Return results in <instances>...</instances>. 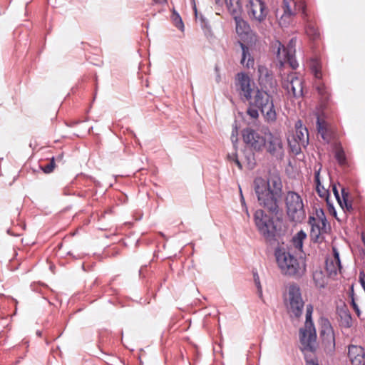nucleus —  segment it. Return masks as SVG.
I'll return each mask as SVG.
<instances>
[{
  "mask_svg": "<svg viewBox=\"0 0 365 365\" xmlns=\"http://www.w3.org/2000/svg\"><path fill=\"white\" fill-rule=\"evenodd\" d=\"M253 187L260 206L272 213H277L282 196V182L278 173H270L267 179L257 177Z\"/></svg>",
  "mask_w": 365,
  "mask_h": 365,
  "instance_id": "1",
  "label": "nucleus"
},
{
  "mask_svg": "<svg viewBox=\"0 0 365 365\" xmlns=\"http://www.w3.org/2000/svg\"><path fill=\"white\" fill-rule=\"evenodd\" d=\"M275 257L282 274L299 277L305 273L304 261L294 255L293 248L282 246L276 249Z\"/></svg>",
  "mask_w": 365,
  "mask_h": 365,
  "instance_id": "2",
  "label": "nucleus"
},
{
  "mask_svg": "<svg viewBox=\"0 0 365 365\" xmlns=\"http://www.w3.org/2000/svg\"><path fill=\"white\" fill-rule=\"evenodd\" d=\"M255 226L264 240L269 242L277 240V237L281 235L282 222L259 209L255 211L254 215Z\"/></svg>",
  "mask_w": 365,
  "mask_h": 365,
  "instance_id": "3",
  "label": "nucleus"
},
{
  "mask_svg": "<svg viewBox=\"0 0 365 365\" xmlns=\"http://www.w3.org/2000/svg\"><path fill=\"white\" fill-rule=\"evenodd\" d=\"M313 306L307 304L306 307V321L304 327L299 330V339L301 349L304 352L305 357H307L306 352H314L317 339L316 329L312 319Z\"/></svg>",
  "mask_w": 365,
  "mask_h": 365,
  "instance_id": "4",
  "label": "nucleus"
},
{
  "mask_svg": "<svg viewBox=\"0 0 365 365\" xmlns=\"http://www.w3.org/2000/svg\"><path fill=\"white\" fill-rule=\"evenodd\" d=\"M274 92L257 88L254 97H252L251 100L248 101L251 106H255L260 110L268 122H274L277 118L272 96L270 95L271 93Z\"/></svg>",
  "mask_w": 365,
  "mask_h": 365,
  "instance_id": "5",
  "label": "nucleus"
},
{
  "mask_svg": "<svg viewBox=\"0 0 365 365\" xmlns=\"http://www.w3.org/2000/svg\"><path fill=\"white\" fill-rule=\"evenodd\" d=\"M284 200L290 220L295 223L302 222L306 217V213L301 196L295 192L289 191Z\"/></svg>",
  "mask_w": 365,
  "mask_h": 365,
  "instance_id": "6",
  "label": "nucleus"
},
{
  "mask_svg": "<svg viewBox=\"0 0 365 365\" xmlns=\"http://www.w3.org/2000/svg\"><path fill=\"white\" fill-rule=\"evenodd\" d=\"M282 9L283 13L278 18L279 24L282 27H287L298 11H302L304 19L307 16L305 4L302 1L283 0Z\"/></svg>",
  "mask_w": 365,
  "mask_h": 365,
  "instance_id": "7",
  "label": "nucleus"
},
{
  "mask_svg": "<svg viewBox=\"0 0 365 365\" xmlns=\"http://www.w3.org/2000/svg\"><path fill=\"white\" fill-rule=\"evenodd\" d=\"M296 39L292 38L285 47L280 41H276L272 44L274 51L276 53L278 60L282 64L287 63L293 69L298 66L295 58Z\"/></svg>",
  "mask_w": 365,
  "mask_h": 365,
  "instance_id": "8",
  "label": "nucleus"
},
{
  "mask_svg": "<svg viewBox=\"0 0 365 365\" xmlns=\"http://www.w3.org/2000/svg\"><path fill=\"white\" fill-rule=\"evenodd\" d=\"M267 153L277 160L284 156V145L282 135L277 133H265L264 148Z\"/></svg>",
  "mask_w": 365,
  "mask_h": 365,
  "instance_id": "9",
  "label": "nucleus"
},
{
  "mask_svg": "<svg viewBox=\"0 0 365 365\" xmlns=\"http://www.w3.org/2000/svg\"><path fill=\"white\" fill-rule=\"evenodd\" d=\"M287 301V309L291 317L299 318L302 314L304 302L300 289L296 284L289 287Z\"/></svg>",
  "mask_w": 365,
  "mask_h": 365,
  "instance_id": "10",
  "label": "nucleus"
},
{
  "mask_svg": "<svg viewBox=\"0 0 365 365\" xmlns=\"http://www.w3.org/2000/svg\"><path fill=\"white\" fill-rule=\"evenodd\" d=\"M309 224L311 227L310 236L315 242H321L323 240V235L327 233L329 230V225L327 224V219L322 210L320 214L317 212V217H309Z\"/></svg>",
  "mask_w": 365,
  "mask_h": 365,
  "instance_id": "11",
  "label": "nucleus"
},
{
  "mask_svg": "<svg viewBox=\"0 0 365 365\" xmlns=\"http://www.w3.org/2000/svg\"><path fill=\"white\" fill-rule=\"evenodd\" d=\"M295 134L294 135V143L288 140L292 152L297 155L301 152V147L306 148L309 143V133L306 127H304L302 122L299 120L295 123Z\"/></svg>",
  "mask_w": 365,
  "mask_h": 365,
  "instance_id": "12",
  "label": "nucleus"
},
{
  "mask_svg": "<svg viewBox=\"0 0 365 365\" xmlns=\"http://www.w3.org/2000/svg\"><path fill=\"white\" fill-rule=\"evenodd\" d=\"M320 336L324 344L326 351L333 353L335 350V335L330 322L322 318L320 321Z\"/></svg>",
  "mask_w": 365,
  "mask_h": 365,
  "instance_id": "13",
  "label": "nucleus"
},
{
  "mask_svg": "<svg viewBox=\"0 0 365 365\" xmlns=\"http://www.w3.org/2000/svg\"><path fill=\"white\" fill-rule=\"evenodd\" d=\"M302 79L296 76V73H290L282 82L283 88L290 96L295 98L302 97L303 95Z\"/></svg>",
  "mask_w": 365,
  "mask_h": 365,
  "instance_id": "14",
  "label": "nucleus"
},
{
  "mask_svg": "<svg viewBox=\"0 0 365 365\" xmlns=\"http://www.w3.org/2000/svg\"><path fill=\"white\" fill-rule=\"evenodd\" d=\"M245 143L257 151H262L264 145L265 135L262 136L257 131L252 128H246L242 131Z\"/></svg>",
  "mask_w": 365,
  "mask_h": 365,
  "instance_id": "15",
  "label": "nucleus"
},
{
  "mask_svg": "<svg viewBox=\"0 0 365 365\" xmlns=\"http://www.w3.org/2000/svg\"><path fill=\"white\" fill-rule=\"evenodd\" d=\"M236 86L243 101L251 100L253 88L251 78L245 73H237L236 76Z\"/></svg>",
  "mask_w": 365,
  "mask_h": 365,
  "instance_id": "16",
  "label": "nucleus"
},
{
  "mask_svg": "<svg viewBox=\"0 0 365 365\" xmlns=\"http://www.w3.org/2000/svg\"><path fill=\"white\" fill-rule=\"evenodd\" d=\"M258 81L262 89L269 91H275L277 88V81L269 69L264 66H258Z\"/></svg>",
  "mask_w": 365,
  "mask_h": 365,
  "instance_id": "17",
  "label": "nucleus"
},
{
  "mask_svg": "<svg viewBox=\"0 0 365 365\" xmlns=\"http://www.w3.org/2000/svg\"><path fill=\"white\" fill-rule=\"evenodd\" d=\"M248 14L258 22L263 21L267 15V10L262 0H249Z\"/></svg>",
  "mask_w": 365,
  "mask_h": 365,
  "instance_id": "18",
  "label": "nucleus"
},
{
  "mask_svg": "<svg viewBox=\"0 0 365 365\" xmlns=\"http://www.w3.org/2000/svg\"><path fill=\"white\" fill-rule=\"evenodd\" d=\"M348 357L351 365H365V350L360 346L350 345Z\"/></svg>",
  "mask_w": 365,
  "mask_h": 365,
  "instance_id": "19",
  "label": "nucleus"
},
{
  "mask_svg": "<svg viewBox=\"0 0 365 365\" xmlns=\"http://www.w3.org/2000/svg\"><path fill=\"white\" fill-rule=\"evenodd\" d=\"M332 190L337 202L342 209H346L348 211L353 210L352 204L349 200V194L344 187H342L341 190V197L339 195L336 185L332 186Z\"/></svg>",
  "mask_w": 365,
  "mask_h": 365,
  "instance_id": "20",
  "label": "nucleus"
},
{
  "mask_svg": "<svg viewBox=\"0 0 365 365\" xmlns=\"http://www.w3.org/2000/svg\"><path fill=\"white\" fill-rule=\"evenodd\" d=\"M333 258L327 259L326 262V267L329 274L336 275L338 272L341 271V265L339 259V253L336 247H333Z\"/></svg>",
  "mask_w": 365,
  "mask_h": 365,
  "instance_id": "21",
  "label": "nucleus"
},
{
  "mask_svg": "<svg viewBox=\"0 0 365 365\" xmlns=\"http://www.w3.org/2000/svg\"><path fill=\"white\" fill-rule=\"evenodd\" d=\"M317 128L318 134L322 137L324 142L329 143L331 140L332 133L328 128V124L322 120L319 115L317 116Z\"/></svg>",
  "mask_w": 365,
  "mask_h": 365,
  "instance_id": "22",
  "label": "nucleus"
},
{
  "mask_svg": "<svg viewBox=\"0 0 365 365\" xmlns=\"http://www.w3.org/2000/svg\"><path fill=\"white\" fill-rule=\"evenodd\" d=\"M337 314L339 317V323L341 327L350 328L352 326V318L351 314L345 305L337 308Z\"/></svg>",
  "mask_w": 365,
  "mask_h": 365,
  "instance_id": "23",
  "label": "nucleus"
},
{
  "mask_svg": "<svg viewBox=\"0 0 365 365\" xmlns=\"http://www.w3.org/2000/svg\"><path fill=\"white\" fill-rule=\"evenodd\" d=\"M320 170L321 168H319L317 170L315 171L314 174V181L316 183V190L318 193L319 196L326 200L327 202L329 204V192L327 189H326L321 183L320 181Z\"/></svg>",
  "mask_w": 365,
  "mask_h": 365,
  "instance_id": "24",
  "label": "nucleus"
},
{
  "mask_svg": "<svg viewBox=\"0 0 365 365\" xmlns=\"http://www.w3.org/2000/svg\"><path fill=\"white\" fill-rule=\"evenodd\" d=\"M240 46L242 51L241 63L247 68L253 67L254 59L250 53L249 48L242 43H240Z\"/></svg>",
  "mask_w": 365,
  "mask_h": 365,
  "instance_id": "25",
  "label": "nucleus"
},
{
  "mask_svg": "<svg viewBox=\"0 0 365 365\" xmlns=\"http://www.w3.org/2000/svg\"><path fill=\"white\" fill-rule=\"evenodd\" d=\"M236 23V31L240 36L247 34L250 31V26L240 16L235 17Z\"/></svg>",
  "mask_w": 365,
  "mask_h": 365,
  "instance_id": "26",
  "label": "nucleus"
},
{
  "mask_svg": "<svg viewBox=\"0 0 365 365\" xmlns=\"http://www.w3.org/2000/svg\"><path fill=\"white\" fill-rule=\"evenodd\" d=\"M230 13L238 14L242 10L241 0H225Z\"/></svg>",
  "mask_w": 365,
  "mask_h": 365,
  "instance_id": "27",
  "label": "nucleus"
},
{
  "mask_svg": "<svg viewBox=\"0 0 365 365\" xmlns=\"http://www.w3.org/2000/svg\"><path fill=\"white\" fill-rule=\"evenodd\" d=\"M313 280L317 287L323 288L325 287L326 277L322 271H315L313 273Z\"/></svg>",
  "mask_w": 365,
  "mask_h": 365,
  "instance_id": "28",
  "label": "nucleus"
},
{
  "mask_svg": "<svg viewBox=\"0 0 365 365\" xmlns=\"http://www.w3.org/2000/svg\"><path fill=\"white\" fill-rule=\"evenodd\" d=\"M306 34L312 39L316 40L319 37L318 29L312 23H307L306 26Z\"/></svg>",
  "mask_w": 365,
  "mask_h": 365,
  "instance_id": "29",
  "label": "nucleus"
},
{
  "mask_svg": "<svg viewBox=\"0 0 365 365\" xmlns=\"http://www.w3.org/2000/svg\"><path fill=\"white\" fill-rule=\"evenodd\" d=\"M316 89L319 95L321 96L322 101H326L329 99V91L323 83L320 81L316 83Z\"/></svg>",
  "mask_w": 365,
  "mask_h": 365,
  "instance_id": "30",
  "label": "nucleus"
},
{
  "mask_svg": "<svg viewBox=\"0 0 365 365\" xmlns=\"http://www.w3.org/2000/svg\"><path fill=\"white\" fill-rule=\"evenodd\" d=\"M306 234L303 231L299 232L292 240V244L297 250H301L303 245V240L306 238Z\"/></svg>",
  "mask_w": 365,
  "mask_h": 365,
  "instance_id": "31",
  "label": "nucleus"
},
{
  "mask_svg": "<svg viewBox=\"0 0 365 365\" xmlns=\"http://www.w3.org/2000/svg\"><path fill=\"white\" fill-rule=\"evenodd\" d=\"M312 71L316 78L320 80L322 78V74L321 72V66L319 63L317 61H314L311 65Z\"/></svg>",
  "mask_w": 365,
  "mask_h": 365,
  "instance_id": "32",
  "label": "nucleus"
},
{
  "mask_svg": "<svg viewBox=\"0 0 365 365\" xmlns=\"http://www.w3.org/2000/svg\"><path fill=\"white\" fill-rule=\"evenodd\" d=\"M173 21L175 24V26L178 28L180 30L183 31L184 30V24L182 21L181 17L180 15L176 13L175 11L173 12L172 16Z\"/></svg>",
  "mask_w": 365,
  "mask_h": 365,
  "instance_id": "33",
  "label": "nucleus"
},
{
  "mask_svg": "<svg viewBox=\"0 0 365 365\" xmlns=\"http://www.w3.org/2000/svg\"><path fill=\"white\" fill-rule=\"evenodd\" d=\"M247 113L253 119H256L259 117L258 108L255 106H251L250 105L247 110Z\"/></svg>",
  "mask_w": 365,
  "mask_h": 365,
  "instance_id": "34",
  "label": "nucleus"
},
{
  "mask_svg": "<svg viewBox=\"0 0 365 365\" xmlns=\"http://www.w3.org/2000/svg\"><path fill=\"white\" fill-rule=\"evenodd\" d=\"M335 158L339 164L342 165L345 163V155L341 149H338L336 151Z\"/></svg>",
  "mask_w": 365,
  "mask_h": 365,
  "instance_id": "35",
  "label": "nucleus"
},
{
  "mask_svg": "<svg viewBox=\"0 0 365 365\" xmlns=\"http://www.w3.org/2000/svg\"><path fill=\"white\" fill-rule=\"evenodd\" d=\"M351 305L353 307V309H354V311L356 312L357 315L359 316L360 315V310H359V308L358 305L356 304V303L355 302V299H354V287H353V286H351Z\"/></svg>",
  "mask_w": 365,
  "mask_h": 365,
  "instance_id": "36",
  "label": "nucleus"
},
{
  "mask_svg": "<svg viewBox=\"0 0 365 365\" xmlns=\"http://www.w3.org/2000/svg\"><path fill=\"white\" fill-rule=\"evenodd\" d=\"M54 166V158H53L51 162L43 168V170L46 173H50L53 170Z\"/></svg>",
  "mask_w": 365,
  "mask_h": 365,
  "instance_id": "37",
  "label": "nucleus"
},
{
  "mask_svg": "<svg viewBox=\"0 0 365 365\" xmlns=\"http://www.w3.org/2000/svg\"><path fill=\"white\" fill-rule=\"evenodd\" d=\"M254 280H255V283L257 290H258L259 296L261 298L262 297V286H261V284L259 282V278L257 274L254 275Z\"/></svg>",
  "mask_w": 365,
  "mask_h": 365,
  "instance_id": "38",
  "label": "nucleus"
},
{
  "mask_svg": "<svg viewBox=\"0 0 365 365\" xmlns=\"http://www.w3.org/2000/svg\"><path fill=\"white\" fill-rule=\"evenodd\" d=\"M240 195H241V203H242V205L245 212L249 216L248 209H247V207L246 206L245 201V199H244V197H243V195L242 194V191L241 190H240Z\"/></svg>",
  "mask_w": 365,
  "mask_h": 365,
  "instance_id": "39",
  "label": "nucleus"
},
{
  "mask_svg": "<svg viewBox=\"0 0 365 365\" xmlns=\"http://www.w3.org/2000/svg\"><path fill=\"white\" fill-rule=\"evenodd\" d=\"M215 69V71H216V73H217L216 81L217 83H219L220 81V80H221L220 72H219V68H218L217 66H216Z\"/></svg>",
  "mask_w": 365,
  "mask_h": 365,
  "instance_id": "40",
  "label": "nucleus"
},
{
  "mask_svg": "<svg viewBox=\"0 0 365 365\" xmlns=\"http://www.w3.org/2000/svg\"><path fill=\"white\" fill-rule=\"evenodd\" d=\"M155 4H165L167 3V0H153Z\"/></svg>",
  "mask_w": 365,
  "mask_h": 365,
  "instance_id": "41",
  "label": "nucleus"
},
{
  "mask_svg": "<svg viewBox=\"0 0 365 365\" xmlns=\"http://www.w3.org/2000/svg\"><path fill=\"white\" fill-rule=\"evenodd\" d=\"M307 365H318V364L312 359H311V360L307 359Z\"/></svg>",
  "mask_w": 365,
  "mask_h": 365,
  "instance_id": "42",
  "label": "nucleus"
},
{
  "mask_svg": "<svg viewBox=\"0 0 365 365\" xmlns=\"http://www.w3.org/2000/svg\"><path fill=\"white\" fill-rule=\"evenodd\" d=\"M235 162L240 168H242V165L237 159H235Z\"/></svg>",
  "mask_w": 365,
  "mask_h": 365,
  "instance_id": "43",
  "label": "nucleus"
},
{
  "mask_svg": "<svg viewBox=\"0 0 365 365\" xmlns=\"http://www.w3.org/2000/svg\"><path fill=\"white\" fill-rule=\"evenodd\" d=\"M216 4H221L223 0H214Z\"/></svg>",
  "mask_w": 365,
  "mask_h": 365,
  "instance_id": "44",
  "label": "nucleus"
}]
</instances>
